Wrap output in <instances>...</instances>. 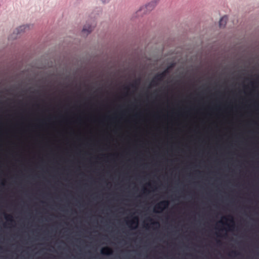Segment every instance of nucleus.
I'll use <instances>...</instances> for the list:
<instances>
[{
    "instance_id": "11",
    "label": "nucleus",
    "mask_w": 259,
    "mask_h": 259,
    "mask_svg": "<svg viewBox=\"0 0 259 259\" xmlns=\"http://www.w3.org/2000/svg\"><path fill=\"white\" fill-rule=\"evenodd\" d=\"M232 254H233L234 256H237V255L240 254V253L236 251H232L231 252V253L229 254V255H231Z\"/></svg>"
},
{
    "instance_id": "16",
    "label": "nucleus",
    "mask_w": 259,
    "mask_h": 259,
    "mask_svg": "<svg viewBox=\"0 0 259 259\" xmlns=\"http://www.w3.org/2000/svg\"><path fill=\"white\" fill-rule=\"evenodd\" d=\"M146 192V189H144V190H143V193H145Z\"/></svg>"
},
{
    "instance_id": "15",
    "label": "nucleus",
    "mask_w": 259,
    "mask_h": 259,
    "mask_svg": "<svg viewBox=\"0 0 259 259\" xmlns=\"http://www.w3.org/2000/svg\"><path fill=\"white\" fill-rule=\"evenodd\" d=\"M125 89H126V90H129V88L128 87H125Z\"/></svg>"
},
{
    "instance_id": "18",
    "label": "nucleus",
    "mask_w": 259,
    "mask_h": 259,
    "mask_svg": "<svg viewBox=\"0 0 259 259\" xmlns=\"http://www.w3.org/2000/svg\"><path fill=\"white\" fill-rule=\"evenodd\" d=\"M148 220L150 221H152V219L151 218H149Z\"/></svg>"
},
{
    "instance_id": "9",
    "label": "nucleus",
    "mask_w": 259,
    "mask_h": 259,
    "mask_svg": "<svg viewBox=\"0 0 259 259\" xmlns=\"http://www.w3.org/2000/svg\"><path fill=\"white\" fill-rule=\"evenodd\" d=\"M29 25H22L20 26L18 28L16 29V33L17 34L20 33L23 31H25V30L27 28L29 29Z\"/></svg>"
},
{
    "instance_id": "8",
    "label": "nucleus",
    "mask_w": 259,
    "mask_h": 259,
    "mask_svg": "<svg viewBox=\"0 0 259 259\" xmlns=\"http://www.w3.org/2000/svg\"><path fill=\"white\" fill-rule=\"evenodd\" d=\"M224 219H225L227 221H229L232 224L231 225L227 224L230 228H234V221L233 220V218L232 215H229V216H228V218L224 217Z\"/></svg>"
},
{
    "instance_id": "5",
    "label": "nucleus",
    "mask_w": 259,
    "mask_h": 259,
    "mask_svg": "<svg viewBox=\"0 0 259 259\" xmlns=\"http://www.w3.org/2000/svg\"><path fill=\"white\" fill-rule=\"evenodd\" d=\"M139 219L137 217H135L133 219L129 221L126 222L127 225H128L130 227H132L133 225L135 226V228H136L138 225Z\"/></svg>"
},
{
    "instance_id": "13",
    "label": "nucleus",
    "mask_w": 259,
    "mask_h": 259,
    "mask_svg": "<svg viewBox=\"0 0 259 259\" xmlns=\"http://www.w3.org/2000/svg\"><path fill=\"white\" fill-rule=\"evenodd\" d=\"M152 224L159 225V223L157 222H152Z\"/></svg>"
},
{
    "instance_id": "4",
    "label": "nucleus",
    "mask_w": 259,
    "mask_h": 259,
    "mask_svg": "<svg viewBox=\"0 0 259 259\" xmlns=\"http://www.w3.org/2000/svg\"><path fill=\"white\" fill-rule=\"evenodd\" d=\"M95 25H89L86 24L84 26L82 32L83 33H86L87 34H89L93 30V28L95 27Z\"/></svg>"
},
{
    "instance_id": "3",
    "label": "nucleus",
    "mask_w": 259,
    "mask_h": 259,
    "mask_svg": "<svg viewBox=\"0 0 259 259\" xmlns=\"http://www.w3.org/2000/svg\"><path fill=\"white\" fill-rule=\"evenodd\" d=\"M158 1V0L151 1L146 6L145 8L149 11L152 10L156 7Z\"/></svg>"
},
{
    "instance_id": "6",
    "label": "nucleus",
    "mask_w": 259,
    "mask_h": 259,
    "mask_svg": "<svg viewBox=\"0 0 259 259\" xmlns=\"http://www.w3.org/2000/svg\"><path fill=\"white\" fill-rule=\"evenodd\" d=\"M112 252V249L109 247H103L101 250V254L104 255H110Z\"/></svg>"
},
{
    "instance_id": "17",
    "label": "nucleus",
    "mask_w": 259,
    "mask_h": 259,
    "mask_svg": "<svg viewBox=\"0 0 259 259\" xmlns=\"http://www.w3.org/2000/svg\"><path fill=\"white\" fill-rule=\"evenodd\" d=\"M217 242H218V243H221V241H220V240H218V241H217Z\"/></svg>"
},
{
    "instance_id": "1",
    "label": "nucleus",
    "mask_w": 259,
    "mask_h": 259,
    "mask_svg": "<svg viewBox=\"0 0 259 259\" xmlns=\"http://www.w3.org/2000/svg\"><path fill=\"white\" fill-rule=\"evenodd\" d=\"M168 73V69H166L161 73L156 74L152 79L151 83L154 85H157L158 81H161L163 80Z\"/></svg>"
},
{
    "instance_id": "14",
    "label": "nucleus",
    "mask_w": 259,
    "mask_h": 259,
    "mask_svg": "<svg viewBox=\"0 0 259 259\" xmlns=\"http://www.w3.org/2000/svg\"><path fill=\"white\" fill-rule=\"evenodd\" d=\"M103 3H107L109 0H101Z\"/></svg>"
},
{
    "instance_id": "12",
    "label": "nucleus",
    "mask_w": 259,
    "mask_h": 259,
    "mask_svg": "<svg viewBox=\"0 0 259 259\" xmlns=\"http://www.w3.org/2000/svg\"><path fill=\"white\" fill-rule=\"evenodd\" d=\"M139 81H138L137 80H135L134 83H132L131 84V86L132 87H133V88H136V85L139 84Z\"/></svg>"
},
{
    "instance_id": "2",
    "label": "nucleus",
    "mask_w": 259,
    "mask_h": 259,
    "mask_svg": "<svg viewBox=\"0 0 259 259\" xmlns=\"http://www.w3.org/2000/svg\"><path fill=\"white\" fill-rule=\"evenodd\" d=\"M168 205L169 202L167 200L161 201L154 206V211L155 212H162L168 207Z\"/></svg>"
},
{
    "instance_id": "7",
    "label": "nucleus",
    "mask_w": 259,
    "mask_h": 259,
    "mask_svg": "<svg viewBox=\"0 0 259 259\" xmlns=\"http://www.w3.org/2000/svg\"><path fill=\"white\" fill-rule=\"evenodd\" d=\"M228 18L227 17L225 16L223 17L220 20L219 25L220 27H224L226 24Z\"/></svg>"
},
{
    "instance_id": "10",
    "label": "nucleus",
    "mask_w": 259,
    "mask_h": 259,
    "mask_svg": "<svg viewBox=\"0 0 259 259\" xmlns=\"http://www.w3.org/2000/svg\"><path fill=\"white\" fill-rule=\"evenodd\" d=\"M4 215H5V218L7 221H10V222L13 221L12 215H11L10 214H7L6 213H4Z\"/></svg>"
}]
</instances>
